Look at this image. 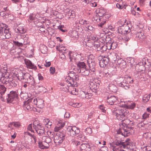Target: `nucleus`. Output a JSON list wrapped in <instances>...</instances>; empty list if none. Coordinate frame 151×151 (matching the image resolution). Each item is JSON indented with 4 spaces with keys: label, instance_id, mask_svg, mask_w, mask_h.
I'll use <instances>...</instances> for the list:
<instances>
[{
    "label": "nucleus",
    "instance_id": "nucleus-1",
    "mask_svg": "<svg viewBox=\"0 0 151 151\" xmlns=\"http://www.w3.org/2000/svg\"><path fill=\"white\" fill-rule=\"evenodd\" d=\"M113 145L110 143L111 149L113 151H124V150H121V148H129L131 145L133 144L129 139L126 140L125 142H122L119 141L114 143Z\"/></svg>",
    "mask_w": 151,
    "mask_h": 151
},
{
    "label": "nucleus",
    "instance_id": "nucleus-2",
    "mask_svg": "<svg viewBox=\"0 0 151 151\" xmlns=\"http://www.w3.org/2000/svg\"><path fill=\"white\" fill-rule=\"evenodd\" d=\"M113 114L116 116V118L119 120L123 121L126 119L127 113L126 110L124 108L119 109L118 107L114 105L111 109Z\"/></svg>",
    "mask_w": 151,
    "mask_h": 151
},
{
    "label": "nucleus",
    "instance_id": "nucleus-3",
    "mask_svg": "<svg viewBox=\"0 0 151 151\" xmlns=\"http://www.w3.org/2000/svg\"><path fill=\"white\" fill-rule=\"evenodd\" d=\"M123 122L121 127L117 131V134H121L124 137L129 136L130 134V131L129 128L126 126L127 124H129L131 122L129 119H127L123 121H122Z\"/></svg>",
    "mask_w": 151,
    "mask_h": 151
},
{
    "label": "nucleus",
    "instance_id": "nucleus-4",
    "mask_svg": "<svg viewBox=\"0 0 151 151\" xmlns=\"http://www.w3.org/2000/svg\"><path fill=\"white\" fill-rule=\"evenodd\" d=\"M11 37V32L6 25L3 23L0 24V37L2 39H9Z\"/></svg>",
    "mask_w": 151,
    "mask_h": 151
},
{
    "label": "nucleus",
    "instance_id": "nucleus-5",
    "mask_svg": "<svg viewBox=\"0 0 151 151\" xmlns=\"http://www.w3.org/2000/svg\"><path fill=\"white\" fill-rule=\"evenodd\" d=\"M123 77L118 78L117 80V83L119 86L124 88L125 89H127L129 88V85L128 83L129 82V83H132L133 82V80H132L130 77L127 78V80L128 81H127L125 79H123Z\"/></svg>",
    "mask_w": 151,
    "mask_h": 151
},
{
    "label": "nucleus",
    "instance_id": "nucleus-6",
    "mask_svg": "<svg viewBox=\"0 0 151 151\" xmlns=\"http://www.w3.org/2000/svg\"><path fill=\"white\" fill-rule=\"evenodd\" d=\"M22 81L25 83H30L33 86H35V82L34 78L28 73H24Z\"/></svg>",
    "mask_w": 151,
    "mask_h": 151
},
{
    "label": "nucleus",
    "instance_id": "nucleus-7",
    "mask_svg": "<svg viewBox=\"0 0 151 151\" xmlns=\"http://www.w3.org/2000/svg\"><path fill=\"white\" fill-rule=\"evenodd\" d=\"M67 130L68 134L72 137L77 135L80 132L79 129L75 126L69 127L67 128Z\"/></svg>",
    "mask_w": 151,
    "mask_h": 151
},
{
    "label": "nucleus",
    "instance_id": "nucleus-8",
    "mask_svg": "<svg viewBox=\"0 0 151 151\" xmlns=\"http://www.w3.org/2000/svg\"><path fill=\"white\" fill-rule=\"evenodd\" d=\"M65 136L64 133H60L55 136L54 138L55 143L57 145H59L63 142Z\"/></svg>",
    "mask_w": 151,
    "mask_h": 151
},
{
    "label": "nucleus",
    "instance_id": "nucleus-9",
    "mask_svg": "<svg viewBox=\"0 0 151 151\" xmlns=\"http://www.w3.org/2000/svg\"><path fill=\"white\" fill-rule=\"evenodd\" d=\"M17 94L15 91H11L9 93L7 94L6 99L7 103H12L14 99L17 98Z\"/></svg>",
    "mask_w": 151,
    "mask_h": 151
},
{
    "label": "nucleus",
    "instance_id": "nucleus-10",
    "mask_svg": "<svg viewBox=\"0 0 151 151\" xmlns=\"http://www.w3.org/2000/svg\"><path fill=\"white\" fill-rule=\"evenodd\" d=\"M97 15L99 17V19H96V21L99 22L100 21L104 20V19L106 17L105 16L106 14V12L102 9H98L96 10Z\"/></svg>",
    "mask_w": 151,
    "mask_h": 151
},
{
    "label": "nucleus",
    "instance_id": "nucleus-11",
    "mask_svg": "<svg viewBox=\"0 0 151 151\" xmlns=\"http://www.w3.org/2000/svg\"><path fill=\"white\" fill-rule=\"evenodd\" d=\"M99 84L96 83L95 81L91 82L89 83V87L90 89L93 92H96L99 88Z\"/></svg>",
    "mask_w": 151,
    "mask_h": 151
},
{
    "label": "nucleus",
    "instance_id": "nucleus-12",
    "mask_svg": "<svg viewBox=\"0 0 151 151\" xmlns=\"http://www.w3.org/2000/svg\"><path fill=\"white\" fill-rule=\"evenodd\" d=\"M13 76L12 77L11 75H9V76H5L4 78H2L1 79V82L4 84H5L7 85L6 86H8L9 84L13 80Z\"/></svg>",
    "mask_w": 151,
    "mask_h": 151
},
{
    "label": "nucleus",
    "instance_id": "nucleus-13",
    "mask_svg": "<svg viewBox=\"0 0 151 151\" xmlns=\"http://www.w3.org/2000/svg\"><path fill=\"white\" fill-rule=\"evenodd\" d=\"M34 104L36 105L37 107L40 108H43L44 106V101L38 98L35 99L33 100Z\"/></svg>",
    "mask_w": 151,
    "mask_h": 151
},
{
    "label": "nucleus",
    "instance_id": "nucleus-14",
    "mask_svg": "<svg viewBox=\"0 0 151 151\" xmlns=\"http://www.w3.org/2000/svg\"><path fill=\"white\" fill-rule=\"evenodd\" d=\"M65 80L66 81V84L68 86L75 87L77 86V82L73 81L72 78L69 77H66Z\"/></svg>",
    "mask_w": 151,
    "mask_h": 151
},
{
    "label": "nucleus",
    "instance_id": "nucleus-15",
    "mask_svg": "<svg viewBox=\"0 0 151 151\" xmlns=\"http://www.w3.org/2000/svg\"><path fill=\"white\" fill-rule=\"evenodd\" d=\"M24 74L21 70H17L13 73V76L14 77H16L18 80L22 81Z\"/></svg>",
    "mask_w": 151,
    "mask_h": 151
},
{
    "label": "nucleus",
    "instance_id": "nucleus-16",
    "mask_svg": "<svg viewBox=\"0 0 151 151\" xmlns=\"http://www.w3.org/2000/svg\"><path fill=\"white\" fill-rule=\"evenodd\" d=\"M94 47L98 51H100L102 53H103L106 50L107 48L106 45L103 44H95Z\"/></svg>",
    "mask_w": 151,
    "mask_h": 151
},
{
    "label": "nucleus",
    "instance_id": "nucleus-17",
    "mask_svg": "<svg viewBox=\"0 0 151 151\" xmlns=\"http://www.w3.org/2000/svg\"><path fill=\"white\" fill-rule=\"evenodd\" d=\"M109 61V58L108 57H104L102 58L99 61V65L101 67H105Z\"/></svg>",
    "mask_w": 151,
    "mask_h": 151
},
{
    "label": "nucleus",
    "instance_id": "nucleus-18",
    "mask_svg": "<svg viewBox=\"0 0 151 151\" xmlns=\"http://www.w3.org/2000/svg\"><path fill=\"white\" fill-rule=\"evenodd\" d=\"M34 129L40 136L43 135L45 133L44 127L42 124L37 126Z\"/></svg>",
    "mask_w": 151,
    "mask_h": 151
},
{
    "label": "nucleus",
    "instance_id": "nucleus-19",
    "mask_svg": "<svg viewBox=\"0 0 151 151\" xmlns=\"http://www.w3.org/2000/svg\"><path fill=\"white\" fill-rule=\"evenodd\" d=\"M6 91V88L3 85H0V98L2 101H5V96L4 94Z\"/></svg>",
    "mask_w": 151,
    "mask_h": 151
},
{
    "label": "nucleus",
    "instance_id": "nucleus-20",
    "mask_svg": "<svg viewBox=\"0 0 151 151\" xmlns=\"http://www.w3.org/2000/svg\"><path fill=\"white\" fill-rule=\"evenodd\" d=\"M25 62L28 68L35 70L37 69V68L36 66L34 64H33L30 60L28 59L25 60Z\"/></svg>",
    "mask_w": 151,
    "mask_h": 151
},
{
    "label": "nucleus",
    "instance_id": "nucleus-21",
    "mask_svg": "<svg viewBox=\"0 0 151 151\" xmlns=\"http://www.w3.org/2000/svg\"><path fill=\"white\" fill-rule=\"evenodd\" d=\"M117 100L116 97L114 96H111L110 97H107L106 99L107 103L111 105H113L114 103Z\"/></svg>",
    "mask_w": 151,
    "mask_h": 151
},
{
    "label": "nucleus",
    "instance_id": "nucleus-22",
    "mask_svg": "<svg viewBox=\"0 0 151 151\" xmlns=\"http://www.w3.org/2000/svg\"><path fill=\"white\" fill-rule=\"evenodd\" d=\"M15 31L17 33L22 34L26 32V30L21 24L17 26V28L15 29Z\"/></svg>",
    "mask_w": 151,
    "mask_h": 151
},
{
    "label": "nucleus",
    "instance_id": "nucleus-23",
    "mask_svg": "<svg viewBox=\"0 0 151 151\" xmlns=\"http://www.w3.org/2000/svg\"><path fill=\"white\" fill-rule=\"evenodd\" d=\"M81 151H90V146L87 143H82L80 146Z\"/></svg>",
    "mask_w": 151,
    "mask_h": 151
},
{
    "label": "nucleus",
    "instance_id": "nucleus-24",
    "mask_svg": "<svg viewBox=\"0 0 151 151\" xmlns=\"http://www.w3.org/2000/svg\"><path fill=\"white\" fill-rule=\"evenodd\" d=\"M65 125V124L61 121L58 122L57 126L55 127L54 128V131L55 132H57L60 130L62 127H63Z\"/></svg>",
    "mask_w": 151,
    "mask_h": 151
},
{
    "label": "nucleus",
    "instance_id": "nucleus-25",
    "mask_svg": "<svg viewBox=\"0 0 151 151\" xmlns=\"http://www.w3.org/2000/svg\"><path fill=\"white\" fill-rule=\"evenodd\" d=\"M77 68V72H78V70H83L86 67V64L83 62H78L76 63Z\"/></svg>",
    "mask_w": 151,
    "mask_h": 151
},
{
    "label": "nucleus",
    "instance_id": "nucleus-26",
    "mask_svg": "<svg viewBox=\"0 0 151 151\" xmlns=\"http://www.w3.org/2000/svg\"><path fill=\"white\" fill-rule=\"evenodd\" d=\"M23 106L25 110L26 109L27 110H29L30 111H32V110L35 111V109L36 110L35 108H33L32 107H31V106L30 105L29 101H27L24 102Z\"/></svg>",
    "mask_w": 151,
    "mask_h": 151
},
{
    "label": "nucleus",
    "instance_id": "nucleus-27",
    "mask_svg": "<svg viewBox=\"0 0 151 151\" xmlns=\"http://www.w3.org/2000/svg\"><path fill=\"white\" fill-rule=\"evenodd\" d=\"M78 73H81L83 76H88L90 73V71L86 68L83 70H80L79 69L78 70Z\"/></svg>",
    "mask_w": 151,
    "mask_h": 151
},
{
    "label": "nucleus",
    "instance_id": "nucleus-28",
    "mask_svg": "<svg viewBox=\"0 0 151 151\" xmlns=\"http://www.w3.org/2000/svg\"><path fill=\"white\" fill-rule=\"evenodd\" d=\"M104 40H104V39L103 40V41L104 42H106V49H108V50H110L111 48V41L112 40L111 39V38H109V37H108V38L109 40H108V42H107V40H106L105 39V37L104 38Z\"/></svg>",
    "mask_w": 151,
    "mask_h": 151
},
{
    "label": "nucleus",
    "instance_id": "nucleus-29",
    "mask_svg": "<svg viewBox=\"0 0 151 151\" xmlns=\"http://www.w3.org/2000/svg\"><path fill=\"white\" fill-rule=\"evenodd\" d=\"M126 31L124 29V24L119 27L117 31L118 32L122 35L125 34V32H126Z\"/></svg>",
    "mask_w": 151,
    "mask_h": 151
},
{
    "label": "nucleus",
    "instance_id": "nucleus-30",
    "mask_svg": "<svg viewBox=\"0 0 151 151\" xmlns=\"http://www.w3.org/2000/svg\"><path fill=\"white\" fill-rule=\"evenodd\" d=\"M136 37L140 41L142 40L145 37L143 32H139L136 34Z\"/></svg>",
    "mask_w": 151,
    "mask_h": 151
},
{
    "label": "nucleus",
    "instance_id": "nucleus-31",
    "mask_svg": "<svg viewBox=\"0 0 151 151\" xmlns=\"http://www.w3.org/2000/svg\"><path fill=\"white\" fill-rule=\"evenodd\" d=\"M89 68L91 71L94 72L95 70V68L96 65V61L88 63Z\"/></svg>",
    "mask_w": 151,
    "mask_h": 151
},
{
    "label": "nucleus",
    "instance_id": "nucleus-32",
    "mask_svg": "<svg viewBox=\"0 0 151 151\" xmlns=\"http://www.w3.org/2000/svg\"><path fill=\"white\" fill-rule=\"evenodd\" d=\"M127 62L131 66H132L135 64V62L133 58L128 57L127 59Z\"/></svg>",
    "mask_w": 151,
    "mask_h": 151
},
{
    "label": "nucleus",
    "instance_id": "nucleus-33",
    "mask_svg": "<svg viewBox=\"0 0 151 151\" xmlns=\"http://www.w3.org/2000/svg\"><path fill=\"white\" fill-rule=\"evenodd\" d=\"M109 89L113 92H116L117 90V88L115 85L111 84L109 85Z\"/></svg>",
    "mask_w": 151,
    "mask_h": 151
},
{
    "label": "nucleus",
    "instance_id": "nucleus-34",
    "mask_svg": "<svg viewBox=\"0 0 151 151\" xmlns=\"http://www.w3.org/2000/svg\"><path fill=\"white\" fill-rule=\"evenodd\" d=\"M21 37L23 40V43L24 45H27L29 43V40L28 37H26L25 35H23L21 36Z\"/></svg>",
    "mask_w": 151,
    "mask_h": 151
},
{
    "label": "nucleus",
    "instance_id": "nucleus-35",
    "mask_svg": "<svg viewBox=\"0 0 151 151\" xmlns=\"http://www.w3.org/2000/svg\"><path fill=\"white\" fill-rule=\"evenodd\" d=\"M141 148L143 151H151V146L150 145H146L145 144H143L142 145Z\"/></svg>",
    "mask_w": 151,
    "mask_h": 151
},
{
    "label": "nucleus",
    "instance_id": "nucleus-36",
    "mask_svg": "<svg viewBox=\"0 0 151 151\" xmlns=\"http://www.w3.org/2000/svg\"><path fill=\"white\" fill-rule=\"evenodd\" d=\"M40 50L42 53L45 54L47 50V47L44 45H41L40 46Z\"/></svg>",
    "mask_w": 151,
    "mask_h": 151
},
{
    "label": "nucleus",
    "instance_id": "nucleus-37",
    "mask_svg": "<svg viewBox=\"0 0 151 151\" xmlns=\"http://www.w3.org/2000/svg\"><path fill=\"white\" fill-rule=\"evenodd\" d=\"M78 138L82 142H87L88 139L87 137L83 134H80L78 136Z\"/></svg>",
    "mask_w": 151,
    "mask_h": 151
},
{
    "label": "nucleus",
    "instance_id": "nucleus-38",
    "mask_svg": "<svg viewBox=\"0 0 151 151\" xmlns=\"http://www.w3.org/2000/svg\"><path fill=\"white\" fill-rule=\"evenodd\" d=\"M96 61L95 57L92 55H90L88 56L87 62L90 63Z\"/></svg>",
    "mask_w": 151,
    "mask_h": 151
},
{
    "label": "nucleus",
    "instance_id": "nucleus-39",
    "mask_svg": "<svg viewBox=\"0 0 151 151\" xmlns=\"http://www.w3.org/2000/svg\"><path fill=\"white\" fill-rule=\"evenodd\" d=\"M151 96V93L149 94L148 95L145 94L143 96L142 98V101L144 103H146L149 100L150 97Z\"/></svg>",
    "mask_w": 151,
    "mask_h": 151
},
{
    "label": "nucleus",
    "instance_id": "nucleus-40",
    "mask_svg": "<svg viewBox=\"0 0 151 151\" xmlns=\"http://www.w3.org/2000/svg\"><path fill=\"white\" fill-rule=\"evenodd\" d=\"M42 140L44 142L48 144L51 142V139L49 137L47 136H44L42 137Z\"/></svg>",
    "mask_w": 151,
    "mask_h": 151
},
{
    "label": "nucleus",
    "instance_id": "nucleus-41",
    "mask_svg": "<svg viewBox=\"0 0 151 151\" xmlns=\"http://www.w3.org/2000/svg\"><path fill=\"white\" fill-rule=\"evenodd\" d=\"M38 144L39 147L41 149H46L48 147V146H45L42 142L39 141Z\"/></svg>",
    "mask_w": 151,
    "mask_h": 151
},
{
    "label": "nucleus",
    "instance_id": "nucleus-42",
    "mask_svg": "<svg viewBox=\"0 0 151 151\" xmlns=\"http://www.w3.org/2000/svg\"><path fill=\"white\" fill-rule=\"evenodd\" d=\"M143 136L144 138H145L150 139L151 138V132H145L143 134Z\"/></svg>",
    "mask_w": 151,
    "mask_h": 151
},
{
    "label": "nucleus",
    "instance_id": "nucleus-43",
    "mask_svg": "<svg viewBox=\"0 0 151 151\" xmlns=\"http://www.w3.org/2000/svg\"><path fill=\"white\" fill-rule=\"evenodd\" d=\"M102 73L104 76L108 78L110 77V75L108 71L106 69L103 70Z\"/></svg>",
    "mask_w": 151,
    "mask_h": 151
},
{
    "label": "nucleus",
    "instance_id": "nucleus-44",
    "mask_svg": "<svg viewBox=\"0 0 151 151\" xmlns=\"http://www.w3.org/2000/svg\"><path fill=\"white\" fill-rule=\"evenodd\" d=\"M117 42H114V41L112 40L111 41V46L112 49H114L116 48L117 46Z\"/></svg>",
    "mask_w": 151,
    "mask_h": 151
},
{
    "label": "nucleus",
    "instance_id": "nucleus-45",
    "mask_svg": "<svg viewBox=\"0 0 151 151\" xmlns=\"http://www.w3.org/2000/svg\"><path fill=\"white\" fill-rule=\"evenodd\" d=\"M40 124H41L39 123L38 121L37 120H35L33 122V128L34 129L35 128L37 127V126H39Z\"/></svg>",
    "mask_w": 151,
    "mask_h": 151
},
{
    "label": "nucleus",
    "instance_id": "nucleus-46",
    "mask_svg": "<svg viewBox=\"0 0 151 151\" xmlns=\"http://www.w3.org/2000/svg\"><path fill=\"white\" fill-rule=\"evenodd\" d=\"M106 19H104V20H103L101 21H100L98 22H99V23L98 24V26L101 27H103V26L106 23Z\"/></svg>",
    "mask_w": 151,
    "mask_h": 151
},
{
    "label": "nucleus",
    "instance_id": "nucleus-47",
    "mask_svg": "<svg viewBox=\"0 0 151 151\" xmlns=\"http://www.w3.org/2000/svg\"><path fill=\"white\" fill-rule=\"evenodd\" d=\"M72 36L76 39H77L78 37V32L75 31H73L72 32Z\"/></svg>",
    "mask_w": 151,
    "mask_h": 151
},
{
    "label": "nucleus",
    "instance_id": "nucleus-48",
    "mask_svg": "<svg viewBox=\"0 0 151 151\" xmlns=\"http://www.w3.org/2000/svg\"><path fill=\"white\" fill-rule=\"evenodd\" d=\"M124 29L125 30L126 32H125V34H127L130 33V30H129V27L128 26L127 24H124Z\"/></svg>",
    "mask_w": 151,
    "mask_h": 151
},
{
    "label": "nucleus",
    "instance_id": "nucleus-49",
    "mask_svg": "<svg viewBox=\"0 0 151 151\" xmlns=\"http://www.w3.org/2000/svg\"><path fill=\"white\" fill-rule=\"evenodd\" d=\"M117 63L121 65V64H125V62L123 60L122 58H120L119 59H118L117 60Z\"/></svg>",
    "mask_w": 151,
    "mask_h": 151
},
{
    "label": "nucleus",
    "instance_id": "nucleus-50",
    "mask_svg": "<svg viewBox=\"0 0 151 151\" xmlns=\"http://www.w3.org/2000/svg\"><path fill=\"white\" fill-rule=\"evenodd\" d=\"M80 93H81V94H80V96L81 98L82 99H86V91H82Z\"/></svg>",
    "mask_w": 151,
    "mask_h": 151
},
{
    "label": "nucleus",
    "instance_id": "nucleus-51",
    "mask_svg": "<svg viewBox=\"0 0 151 151\" xmlns=\"http://www.w3.org/2000/svg\"><path fill=\"white\" fill-rule=\"evenodd\" d=\"M17 84L13 79L12 81L9 84L8 86L9 87V88H10L12 87H15L17 86Z\"/></svg>",
    "mask_w": 151,
    "mask_h": 151
},
{
    "label": "nucleus",
    "instance_id": "nucleus-52",
    "mask_svg": "<svg viewBox=\"0 0 151 151\" xmlns=\"http://www.w3.org/2000/svg\"><path fill=\"white\" fill-rule=\"evenodd\" d=\"M75 75L76 73L74 72L70 71V73L68 74V76L67 77H69L73 78V77H74V76Z\"/></svg>",
    "mask_w": 151,
    "mask_h": 151
},
{
    "label": "nucleus",
    "instance_id": "nucleus-53",
    "mask_svg": "<svg viewBox=\"0 0 151 151\" xmlns=\"http://www.w3.org/2000/svg\"><path fill=\"white\" fill-rule=\"evenodd\" d=\"M4 70L3 69H1L0 70V80L1 81V79H2V78H4L5 75L4 74V73H3Z\"/></svg>",
    "mask_w": 151,
    "mask_h": 151
},
{
    "label": "nucleus",
    "instance_id": "nucleus-54",
    "mask_svg": "<svg viewBox=\"0 0 151 151\" xmlns=\"http://www.w3.org/2000/svg\"><path fill=\"white\" fill-rule=\"evenodd\" d=\"M138 72H139L141 71H144L145 70V67L143 65H140L139 67Z\"/></svg>",
    "mask_w": 151,
    "mask_h": 151
},
{
    "label": "nucleus",
    "instance_id": "nucleus-55",
    "mask_svg": "<svg viewBox=\"0 0 151 151\" xmlns=\"http://www.w3.org/2000/svg\"><path fill=\"white\" fill-rule=\"evenodd\" d=\"M131 34V33L127 34V35L124 38L125 41H128L131 38L132 36L130 35Z\"/></svg>",
    "mask_w": 151,
    "mask_h": 151
},
{
    "label": "nucleus",
    "instance_id": "nucleus-56",
    "mask_svg": "<svg viewBox=\"0 0 151 151\" xmlns=\"http://www.w3.org/2000/svg\"><path fill=\"white\" fill-rule=\"evenodd\" d=\"M13 43L14 45L18 46H22L23 45V43L22 42H19L17 41H14Z\"/></svg>",
    "mask_w": 151,
    "mask_h": 151
},
{
    "label": "nucleus",
    "instance_id": "nucleus-57",
    "mask_svg": "<svg viewBox=\"0 0 151 151\" xmlns=\"http://www.w3.org/2000/svg\"><path fill=\"white\" fill-rule=\"evenodd\" d=\"M55 43L53 41H50L49 42L48 45L51 48L54 47L55 46Z\"/></svg>",
    "mask_w": 151,
    "mask_h": 151
},
{
    "label": "nucleus",
    "instance_id": "nucleus-58",
    "mask_svg": "<svg viewBox=\"0 0 151 151\" xmlns=\"http://www.w3.org/2000/svg\"><path fill=\"white\" fill-rule=\"evenodd\" d=\"M135 148V146L133 144L129 147V148H127V149H128L129 150L128 151H133L135 150L134 149Z\"/></svg>",
    "mask_w": 151,
    "mask_h": 151
},
{
    "label": "nucleus",
    "instance_id": "nucleus-59",
    "mask_svg": "<svg viewBox=\"0 0 151 151\" xmlns=\"http://www.w3.org/2000/svg\"><path fill=\"white\" fill-rule=\"evenodd\" d=\"M135 104L134 103H131L130 104H128L127 106L128 108H129L130 109H134L135 107Z\"/></svg>",
    "mask_w": 151,
    "mask_h": 151
},
{
    "label": "nucleus",
    "instance_id": "nucleus-60",
    "mask_svg": "<svg viewBox=\"0 0 151 151\" xmlns=\"http://www.w3.org/2000/svg\"><path fill=\"white\" fill-rule=\"evenodd\" d=\"M92 132V129L90 128H87L86 129V133L91 134Z\"/></svg>",
    "mask_w": 151,
    "mask_h": 151
},
{
    "label": "nucleus",
    "instance_id": "nucleus-61",
    "mask_svg": "<svg viewBox=\"0 0 151 151\" xmlns=\"http://www.w3.org/2000/svg\"><path fill=\"white\" fill-rule=\"evenodd\" d=\"M27 130L30 131L32 132H34V130L32 129V124H30L28 126Z\"/></svg>",
    "mask_w": 151,
    "mask_h": 151
},
{
    "label": "nucleus",
    "instance_id": "nucleus-62",
    "mask_svg": "<svg viewBox=\"0 0 151 151\" xmlns=\"http://www.w3.org/2000/svg\"><path fill=\"white\" fill-rule=\"evenodd\" d=\"M73 145H75L76 146H78L80 144V142L78 141L74 140L72 142Z\"/></svg>",
    "mask_w": 151,
    "mask_h": 151
},
{
    "label": "nucleus",
    "instance_id": "nucleus-63",
    "mask_svg": "<svg viewBox=\"0 0 151 151\" xmlns=\"http://www.w3.org/2000/svg\"><path fill=\"white\" fill-rule=\"evenodd\" d=\"M14 126L16 127L19 128L20 126H21V124L19 122H14Z\"/></svg>",
    "mask_w": 151,
    "mask_h": 151
},
{
    "label": "nucleus",
    "instance_id": "nucleus-64",
    "mask_svg": "<svg viewBox=\"0 0 151 151\" xmlns=\"http://www.w3.org/2000/svg\"><path fill=\"white\" fill-rule=\"evenodd\" d=\"M86 99H90L91 98V94L90 93H88L86 91Z\"/></svg>",
    "mask_w": 151,
    "mask_h": 151
}]
</instances>
